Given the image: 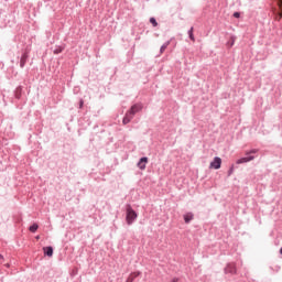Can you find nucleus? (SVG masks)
Returning a JSON list of instances; mask_svg holds the SVG:
<instances>
[{"instance_id": "nucleus-1", "label": "nucleus", "mask_w": 282, "mask_h": 282, "mask_svg": "<svg viewBox=\"0 0 282 282\" xmlns=\"http://www.w3.org/2000/svg\"><path fill=\"white\" fill-rule=\"evenodd\" d=\"M135 219H138V213L133 210V207H131V205H127L126 220L128 226H131V224H133Z\"/></svg>"}, {"instance_id": "nucleus-2", "label": "nucleus", "mask_w": 282, "mask_h": 282, "mask_svg": "<svg viewBox=\"0 0 282 282\" xmlns=\"http://www.w3.org/2000/svg\"><path fill=\"white\" fill-rule=\"evenodd\" d=\"M225 274H237V264L229 262L225 268Z\"/></svg>"}, {"instance_id": "nucleus-3", "label": "nucleus", "mask_w": 282, "mask_h": 282, "mask_svg": "<svg viewBox=\"0 0 282 282\" xmlns=\"http://www.w3.org/2000/svg\"><path fill=\"white\" fill-rule=\"evenodd\" d=\"M209 169H215L216 171L221 169V158L215 156L209 164Z\"/></svg>"}, {"instance_id": "nucleus-4", "label": "nucleus", "mask_w": 282, "mask_h": 282, "mask_svg": "<svg viewBox=\"0 0 282 282\" xmlns=\"http://www.w3.org/2000/svg\"><path fill=\"white\" fill-rule=\"evenodd\" d=\"M143 109L142 104H134L131 106V108L128 110L129 113L132 115V117L135 116V113H140V110Z\"/></svg>"}, {"instance_id": "nucleus-5", "label": "nucleus", "mask_w": 282, "mask_h": 282, "mask_svg": "<svg viewBox=\"0 0 282 282\" xmlns=\"http://www.w3.org/2000/svg\"><path fill=\"white\" fill-rule=\"evenodd\" d=\"M147 164H149V158L143 156L139 160L137 166L140 169V171H144V169H147Z\"/></svg>"}, {"instance_id": "nucleus-6", "label": "nucleus", "mask_w": 282, "mask_h": 282, "mask_svg": "<svg viewBox=\"0 0 282 282\" xmlns=\"http://www.w3.org/2000/svg\"><path fill=\"white\" fill-rule=\"evenodd\" d=\"M252 160H254V155L245 156V158L237 160L236 164H246L248 162H252Z\"/></svg>"}, {"instance_id": "nucleus-7", "label": "nucleus", "mask_w": 282, "mask_h": 282, "mask_svg": "<svg viewBox=\"0 0 282 282\" xmlns=\"http://www.w3.org/2000/svg\"><path fill=\"white\" fill-rule=\"evenodd\" d=\"M140 274H142V272H140V271L130 273L128 279L126 280V282H134L135 279H138V276H140Z\"/></svg>"}, {"instance_id": "nucleus-8", "label": "nucleus", "mask_w": 282, "mask_h": 282, "mask_svg": "<svg viewBox=\"0 0 282 282\" xmlns=\"http://www.w3.org/2000/svg\"><path fill=\"white\" fill-rule=\"evenodd\" d=\"M184 221L185 224H191V221H193L195 219V215L193 213H186L184 216Z\"/></svg>"}, {"instance_id": "nucleus-9", "label": "nucleus", "mask_w": 282, "mask_h": 282, "mask_svg": "<svg viewBox=\"0 0 282 282\" xmlns=\"http://www.w3.org/2000/svg\"><path fill=\"white\" fill-rule=\"evenodd\" d=\"M43 252L46 257H53L54 256V248L52 247H44Z\"/></svg>"}, {"instance_id": "nucleus-10", "label": "nucleus", "mask_w": 282, "mask_h": 282, "mask_svg": "<svg viewBox=\"0 0 282 282\" xmlns=\"http://www.w3.org/2000/svg\"><path fill=\"white\" fill-rule=\"evenodd\" d=\"M26 63H28V53H23L20 58V67L21 68L25 67Z\"/></svg>"}, {"instance_id": "nucleus-11", "label": "nucleus", "mask_w": 282, "mask_h": 282, "mask_svg": "<svg viewBox=\"0 0 282 282\" xmlns=\"http://www.w3.org/2000/svg\"><path fill=\"white\" fill-rule=\"evenodd\" d=\"M132 118H133V116L127 111L123 117V120H122L123 124H129V122H131Z\"/></svg>"}, {"instance_id": "nucleus-12", "label": "nucleus", "mask_w": 282, "mask_h": 282, "mask_svg": "<svg viewBox=\"0 0 282 282\" xmlns=\"http://www.w3.org/2000/svg\"><path fill=\"white\" fill-rule=\"evenodd\" d=\"M171 45V41H166L160 48V54H164L166 52V47Z\"/></svg>"}, {"instance_id": "nucleus-13", "label": "nucleus", "mask_w": 282, "mask_h": 282, "mask_svg": "<svg viewBox=\"0 0 282 282\" xmlns=\"http://www.w3.org/2000/svg\"><path fill=\"white\" fill-rule=\"evenodd\" d=\"M30 232H36L39 230V225L33 224L29 227Z\"/></svg>"}, {"instance_id": "nucleus-14", "label": "nucleus", "mask_w": 282, "mask_h": 282, "mask_svg": "<svg viewBox=\"0 0 282 282\" xmlns=\"http://www.w3.org/2000/svg\"><path fill=\"white\" fill-rule=\"evenodd\" d=\"M193 30H194L193 26L188 30V36H189L191 41H193L195 43V35L193 34Z\"/></svg>"}, {"instance_id": "nucleus-15", "label": "nucleus", "mask_w": 282, "mask_h": 282, "mask_svg": "<svg viewBox=\"0 0 282 282\" xmlns=\"http://www.w3.org/2000/svg\"><path fill=\"white\" fill-rule=\"evenodd\" d=\"M278 6H279V9H280L279 17L281 19L282 18V0H278Z\"/></svg>"}, {"instance_id": "nucleus-16", "label": "nucleus", "mask_w": 282, "mask_h": 282, "mask_svg": "<svg viewBox=\"0 0 282 282\" xmlns=\"http://www.w3.org/2000/svg\"><path fill=\"white\" fill-rule=\"evenodd\" d=\"M150 23H152L153 28H158V20L155 18H150Z\"/></svg>"}, {"instance_id": "nucleus-17", "label": "nucleus", "mask_w": 282, "mask_h": 282, "mask_svg": "<svg viewBox=\"0 0 282 282\" xmlns=\"http://www.w3.org/2000/svg\"><path fill=\"white\" fill-rule=\"evenodd\" d=\"M254 153H259V150L258 149H252L249 152H246V155H252Z\"/></svg>"}, {"instance_id": "nucleus-18", "label": "nucleus", "mask_w": 282, "mask_h": 282, "mask_svg": "<svg viewBox=\"0 0 282 282\" xmlns=\"http://www.w3.org/2000/svg\"><path fill=\"white\" fill-rule=\"evenodd\" d=\"M63 52V47L58 46L53 51V54H61Z\"/></svg>"}, {"instance_id": "nucleus-19", "label": "nucleus", "mask_w": 282, "mask_h": 282, "mask_svg": "<svg viewBox=\"0 0 282 282\" xmlns=\"http://www.w3.org/2000/svg\"><path fill=\"white\" fill-rule=\"evenodd\" d=\"M235 173V165H231V167L228 171V177Z\"/></svg>"}, {"instance_id": "nucleus-20", "label": "nucleus", "mask_w": 282, "mask_h": 282, "mask_svg": "<svg viewBox=\"0 0 282 282\" xmlns=\"http://www.w3.org/2000/svg\"><path fill=\"white\" fill-rule=\"evenodd\" d=\"M229 47H232L235 45V36L230 37V42L228 43Z\"/></svg>"}, {"instance_id": "nucleus-21", "label": "nucleus", "mask_w": 282, "mask_h": 282, "mask_svg": "<svg viewBox=\"0 0 282 282\" xmlns=\"http://www.w3.org/2000/svg\"><path fill=\"white\" fill-rule=\"evenodd\" d=\"M15 98H21V90H19V89H17V91H15Z\"/></svg>"}, {"instance_id": "nucleus-22", "label": "nucleus", "mask_w": 282, "mask_h": 282, "mask_svg": "<svg viewBox=\"0 0 282 282\" xmlns=\"http://www.w3.org/2000/svg\"><path fill=\"white\" fill-rule=\"evenodd\" d=\"M84 106H85V100L80 99L79 100V109H83Z\"/></svg>"}, {"instance_id": "nucleus-23", "label": "nucleus", "mask_w": 282, "mask_h": 282, "mask_svg": "<svg viewBox=\"0 0 282 282\" xmlns=\"http://www.w3.org/2000/svg\"><path fill=\"white\" fill-rule=\"evenodd\" d=\"M240 17H241V13H239V12H235V13H234V18H235V19H239Z\"/></svg>"}, {"instance_id": "nucleus-24", "label": "nucleus", "mask_w": 282, "mask_h": 282, "mask_svg": "<svg viewBox=\"0 0 282 282\" xmlns=\"http://www.w3.org/2000/svg\"><path fill=\"white\" fill-rule=\"evenodd\" d=\"M177 281H180V279L174 278V279H172V281H171V282H177Z\"/></svg>"}, {"instance_id": "nucleus-25", "label": "nucleus", "mask_w": 282, "mask_h": 282, "mask_svg": "<svg viewBox=\"0 0 282 282\" xmlns=\"http://www.w3.org/2000/svg\"><path fill=\"white\" fill-rule=\"evenodd\" d=\"M280 254H282V247H281V249H280Z\"/></svg>"}, {"instance_id": "nucleus-26", "label": "nucleus", "mask_w": 282, "mask_h": 282, "mask_svg": "<svg viewBox=\"0 0 282 282\" xmlns=\"http://www.w3.org/2000/svg\"><path fill=\"white\" fill-rule=\"evenodd\" d=\"M0 259H3V257L0 254Z\"/></svg>"}, {"instance_id": "nucleus-27", "label": "nucleus", "mask_w": 282, "mask_h": 282, "mask_svg": "<svg viewBox=\"0 0 282 282\" xmlns=\"http://www.w3.org/2000/svg\"><path fill=\"white\" fill-rule=\"evenodd\" d=\"M36 239H39V236L36 237Z\"/></svg>"}]
</instances>
